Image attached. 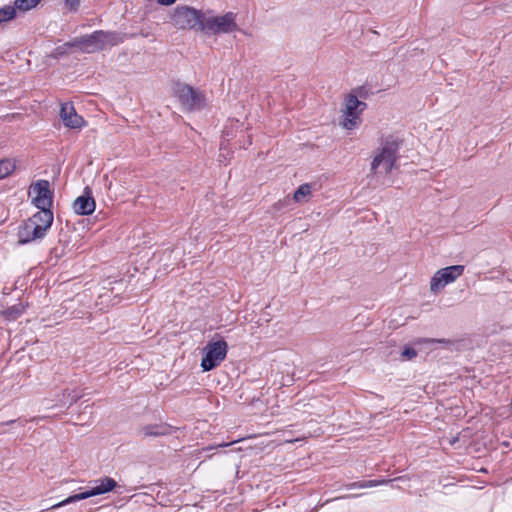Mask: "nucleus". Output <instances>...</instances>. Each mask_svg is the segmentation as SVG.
Instances as JSON below:
<instances>
[{"label": "nucleus", "mask_w": 512, "mask_h": 512, "mask_svg": "<svg viewBox=\"0 0 512 512\" xmlns=\"http://www.w3.org/2000/svg\"><path fill=\"white\" fill-rule=\"evenodd\" d=\"M463 272V265H452L438 270L431 278L430 290L433 293L439 292L447 284L455 281Z\"/></svg>", "instance_id": "6e6552de"}, {"label": "nucleus", "mask_w": 512, "mask_h": 512, "mask_svg": "<svg viewBox=\"0 0 512 512\" xmlns=\"http://www.w3.org/2000/svg\"><path fill=\"white\" fill-rule=\"evenodd\" d=\"M401 356L406 360H411L417 356V351L413 347L406 346L403 349Z\"/></svg>", "instance_id": "393cba45"}, {"label": "nucleus", "mask_w": 512, "mask_h": 512, "mask_svg": "<svg viewBox=\"0 0 512 512\" xmlns=\"http://www.w3.org/2000/svg\"><path fill=\"white\" fill-rule=\"evenodd\" d=\"M40 211L32 215L28 221L33 224L34 237H44L53 223V212L50 208H39Z\"/></svg>", "instance_id": "1a4fd4ad"}, {"label": "nucleus", "mask_w": 512, "mask_h": 512, "mask_svg": "<svg viewBox=\"0 0 512 512\" xmlns=\"http://www.w3.org/2000/svg\"><path fill=\"white\" fill-rule=\"evenodd\" d=\"M312 191V186L309 183L300 185L294 192L293 198L296 202H301L305 197L309 196Z\"/></svg>", "instance_id": "6ab92c4d"}, {"label": "nucleus", "mask_w": 512, "mask_h": 512, "mask_svg": "<svg viewBox=\"0 0 512 512\" xmlns=\"http://www.w3.org/2000/svg\"><path fill=\"white\" fill-rule=\"evenodd\" d=\"M359 108H358V115L366 108V103L359 100Z\"/></svg>", "instance_id": "c85d7f7f"}, {"label": "nucleus", "mask_w": 512, "mask_h": 512, "mask_svg": "<svg viewBox=\"0 0 512 512\" xmlns=\"http://www.w3.org/2000/svg\"><path fill=\"white\" fill-rule=\"evenodd\" d=\"M60 117L66 127L77 129L82 127L84 119L79 116L74 107L69 104H62L60 109Z\"/></svg>", "instance_id": "ddd939ff"}, {"label": "nucleus", "mask_w": 512, "mask_h": 512, "mask_svg": "<svg viewBox=\"0 0 512 512\" xmlns=\"http://www.w3.org/2000/svg\"><path fill=\"white\" fill-rule=\"evenodd\" d=\"M228 345L224 339L208 342L204 347L201 368L204 372L215 369L226 358Z\"/></svg>", "instance_id": "423d86ee"}, {"label": "nucleus", "mask_w": 512, "mask_h": 512, "mask_svg": "<svg viewBox=\"0 0 512 512\" xmlns=\"http://www.w3.org/2000/svg\"><path fill=\"white\" fill-rule=\"evenodd\" d=\"M359 99L354 93H349L345 99V120L343 126L346 129H352L356 125V119L358 118Z\"/></svg>", "instance_id": "f8f14e48"}, {"label": "nucleus", "mask_w": 512, "mask_h": 512, "mask_svg": "<svg viewBox=\"0 0 512 512\" xmlns=\"http://www.w3.org/2000/svg\"><path fill=\"white\" fill-rule=\"evenodd\" d=\"M354 95H357L358 98L367 99L370 95V89L366 86H359L351 91Z\"/></svg>", "instance_id": "5701e85b"}, {"label": "nucleus", "mask_w": 512, "mask_h": 512, "mask_svg": "<svg viewBox=\"0 0 512 512\" xmlns=\"http://www.w3.org/2000/svg\"><path fill=\"white\" fill-rule=\"evenodd\" d=\"M173 427L167 423L147 424L138 430L143 437H161L170 435Z\"/></svg>", "instance_id": "4468645a"}, {"label": "nucleus", "mask_w": 512, "mask_h": 512, "mask_svg": "<svg viewBox=\"0 0 512 512\" xmlns=\"http://www.w3.org/2000/svg\"><path fill=\"white\" fill-rule=\"evenodd\" d=\"M205 14L190 6H177L171 15L173 25L178 29L202 32Z\"/></svg>", "instance_id": "7ed1b4c3"}, {"label": "nucleus", "mask_w": 512, "mask_h": 512, "mask_svg": "<svg viewBox=\"0 0 512 512\" xmlns=\"http://www.w3.org/2000/svg\"><path fill=\"white\" fill-rule=\"evenodd\" d=\"M16 169L15 162L10 159L0 160V179H3L14 172Z\"/></svg>", "instance_id": "a211bd4d"}, {"label": "nucleus", "mask_w": 512, "mask_h": 512, "mask_svg": "<svg viewBox=\"0 0 512 512\" xmlns=\"http://www.w3.org/2000/svg\"><path fill=\"white\" fill-rule=\"evenodd\" d=\"M426 342H431V343H447V344H450L452 343V341L450 340H445V339H427L425 340Z\"/></svg>", "instance_id": "bb28decb"}, {"label": "nucleus", "mask_w": 512, "mask_h": 512, "mask_svg": "<svg viewBox=\"0 0 512 512\" xmlns=\"http://www.w3.org/2000/svg\"><path fill=\"white\" fill-rule=\"evenodd\" d=\"M236 441H231L230 443H221V444H218V447H226L228 445H231L233 443H235Z\"/></svg>", "instance_id": "7c9ffc66"}, {"label": "nucleus", "mask_w": 512, "mask_h": 512, "mask_svg": "<svg viewBox=\"0 0 512 512\" xmlns=\"http://www.w3.org/2000/svg\"><path fill=\"white\" fill-rule=\"evenodd\" d=\"M33 224L28 220L24 221L18 230V243L27 244L42 237H34L33 235Z\"/></svg>", "instance_id": "2eb2a0df"}, {"label": "nucleus", "mask_w": 512, "mask_h": 512, "mask_svg": "<svg viewBox=\"0 0 512 512\" xmlns=\"http://www.w3.org/2000/svg\"><path fill=\"white\" fill-rule=\"evenodd\" d=\"M32 191L36 193L32 203L37 208H50L53 204V192L50 190V183L47 180H38L31 186Z\"/></svg>", "instance_id": "9d476101"}, {"label": "nucleus", "mask_w": 512, "mask_h": 512, "mask_svg": "<svg viewBox=\"0 0 512 512\" xmlns=\"http://www.w3.org/2000/svg\"><path fill=\"white\" fill-rule=\"evenodd\" d=\"M68 47H71L70 45H67V43H65L64 45L62 46H58L57 48L54 49V51L51 53V57L57 59L59 57H62L64 56L66 53H67V48Z\"/></svg>", "instance_id": "b1692460"}, {"label": "nucleus", "mask_w": 512, "mask_h": 512, "mask_svg": "<svg viewBox=\"0 0 512 512\" xmlns=\"http://www.w3.org/2000/svg\"><path fill=\"white\" fill-rule=\"evenodd\" d=\"M395 480L396 479H394L393 481H395ZM391 481L392 480H385V479H382V480L360 481V482L351 483V484L348 485V487L349 488H355V487H358V488L374 487V486L386 484V483L391 482Z\"/></svg>", "instance_id": "4be33fe9"}, {"label": "nucleus", "mask_w": 512, "mask_h": 512, "mask_svg": "<svg viewBox=\"0 0 512 512\" xmlns=\"http://www.w3.org/2000/svg\"><path fill=\"white\" fill-rule=\"evenodd\" d=\"M65 5L71 10V11H77L80 0H65Z\"/></svg>", "instance_id": "a878e982"}, {"label": "nucleus", "mask_w": 512, "mask_h": 512, "mask_svg": "<svg viewBox=\"0 0 512 512\" xmlns=\"http://www.w3.org/2000/svg\"><path fill=\"white\" fill-rule=\"evenodd\" d=\"M81 398V395L76 390L69 391L68 389H65L62 391L61 395L57 396V401L64 405L66 403V400L70 401V405L73 403H76Z\"/></svg>", "instance_id": "f3484780"}, {"label": "nucleus", "mask_w": 512, "mask_h": 512, "mask_svg": "<svg viewBox=\"0 0 512 512\" xmlns=\"http://www.w3.org/2000/svg\"><path fill=\"white\" fill-rule=\"evenodd\" d=\"M17 13L14 6L6 5L0 8V23L15 19Z\"/></svg>", "instance_id": "aec40b11"}, {"label": "nucleus", "mask_w": 512, "mask_h": 512, "mask_svg": "<svg viewBox=\"0 0 512 512\" xmlns=\"http://www.w3.org/2000/svg\"><path fill=\"white\" fill-rule=\"evenodd\" d=\"M157 2L163 6H169L176 2V0H157Z\"/></svg>", "instance_id": "cd10ccee"}, {"label": "nucleus", "mask_w": 512, "mask_h": 512, "mask_svg": "<svg viewBox=\"0 0 512 512\" xmlns=\"http://www.w3.org/2000/svg\"><path fill=\"white\" fill-rule=\"evenodd\" d=\"M404 140L395 135H388L381 142V149L371 163L372 172L376 173L377 168L383 164L385 173L389 174L395 167L398 159V151Z\"/></svg>", "instance_id": "f03ea898"}, {"label": "nucleus", "mask_w": 512, "mask_h": 512, "mask_svg": "<svg viewBox=\"0 0 512 512\" xmlns=\"http://www.w3.org/2000/svg\"><path fill=\"white\" fill-rule=\"evenodd\" d=\"M122 41L121 33L98 30L90 35L75 38L73 41L67 42V45L78 47L85 53H93L103 50L107 46H115Z\"/></svg>", "instance_id": "f257e3e1"}, {"label": "nucleus", "mask_w": 512, "mask_h": 512, "mask_svg": "<svg viewBox=\"0 0 512 512\" xmlns=\"http://www.w3.org/2000/svg\"><path fill=\"white\" fill-rule=\"evenodd\" d=\"M95 200L90 187H85L83 195L77 197L73 203L74 212L78 215H90L95 210Z\"/></svg>", "instance_id": "9b49d317"}, {"label": "nucleus", "mask_w": 512, "mask_h": 512, "mask_svg": "<svg viewBox=\"0 0 512 512\" xmlns=\"http://www.w3.org/2000/svg\"><path fill=\"white\" fill-rule=\"evenodd\" d=\"M174 93L188 111L200 110L206 105L205 95L188 84L177 82Z\"/></svg>", "instance_id": "39448f33"}, {"label": "nucleus", "mask_w": 512, "mask_h": 512, "mask_svg": "<svg viewBox=\"0 0 512 512\" xmlns=\"http://www.w3.org/2000/svg\"><path fill=\"white\" fill-rule=\"evenodd\" d=\"M236 15L227 12L223 16H212L204 18L202 32L206 34L230 33L239 30V26L235 21Z\"/></svg>", "instance_id": "0eeeda50"}, {"label": "nucleus", "mask_w": 512, "mask_h": 512, "mask_svg": "<svg viewBox=\"0 0 512 512\" xmlns=\"http://www.w3.org/2000/svg\"><path fill=\"white\" fill-rule=\"evenodd\" d=\"M40 2L41 0H15L13 6L16 13H25L37 7Z\"/></svg>", "instance_id": "dca6fc26"}, {"label": "nucleus", "mask_w": 512, "mask_h": 512, "mask_svg": "<svg viewBox=\"0 0 512 512\" xmlns=\"http://www.w3.org/2000/svg\"><path fill=\"white\" fill-rule=\"evenodd\" d=\"M22 313H23V308L20 305L11 306L1 312V314L8 321L16 320Z\"/></svg>", "instance_id": "412c9836"}, {"label": "nucleus", "mask_w": 512, "mask_h": 512, "mask_svg": "<svg viewBox=\"0 0 512 512\" xmlns=\"http://www.w3.org/2000/svg\"><path fill=\"white\" fill-rule=\"evenodd\" d=\"M16 422H17V420L13 419V420H9V421L0 423V426L11 425Z\"/></svg>", "instance_id": "c756f323"}, {"label": "nucleus", "mask_w": 512, "mask_h": 512, "mask_svg": "<svg viewBox=\"0 0 512 512\" xmlns=\"http://www.w3.org/2000/svg\"><path fill=\"white\" fill-rule=\"evenodd\" d=\"M94 482L96 484L94 487H91L90 489H88L84 492L73 494V495L67 497L63 501L51 506V509L59 508V507H62V506L68 505V504H72V503H75V502H78L81 500L88 499L90 497H94L97 495H102V494L111 492L118 486L117 482L113 478L108 477V476L97 479Z\"/></svg>", "instance_id": "20e7f679"}]
</instances>
